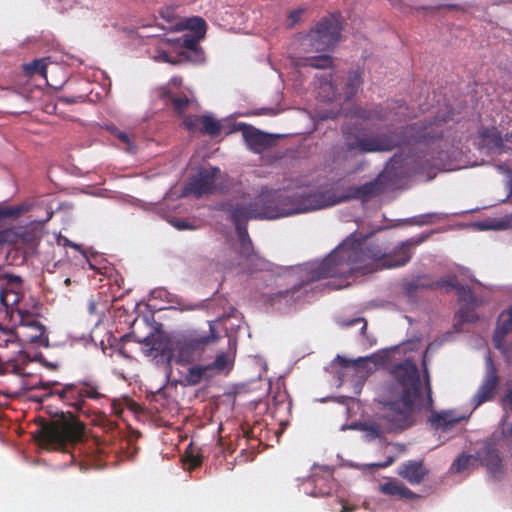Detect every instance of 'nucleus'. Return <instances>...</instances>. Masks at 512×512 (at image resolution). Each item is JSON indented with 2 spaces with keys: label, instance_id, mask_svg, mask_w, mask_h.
I'll use <instances>...</instances> for the list:
<instances>
[{
  "label": "nucleus",
  "instance_id": "obj_1",
  "mask_svg": "<svg viewBox=\"0 0 512 512\" xmlns=\"http://www.w3.org/2000/svg\"><path fill=\"white\" fill-rule=\"evenodd\" d=\"M425 240L424 236L410 238L394 250L391 255L378 244H362L346 240L339 244L328 256L320 261H311L299 267L302 277L299 284L291 289L278 291L266 296V301L274 306L285 303L293 305L301 297L304 286L326 278H347L358 271L372 272L378 267L394 268L407 264L412 258L411 249Z\"/></svg>",
  "mask_w": 512,
  "mask_h": 512
},
{
  "label": "nucleus",
  "instance_id": "obj_2",
  "mask_svg": "<svg viewBox=\"0 0 512 512\" xmlns=\"http://www.w3.org/2000/svg\"><path fill=\"white\" fill-rule=\"evenodd\" d=\"M424 366V386L427 394L424 402L422 383L417 365L410 359L394 365L391 374L396 382L391 390V396L382 401L383 413L380 417L387 432L402 431L414 424V408L433 407L430 376Z\"/></svg>",
  "mask_w": 512,
  "mask_h": 512
},
{
  "label": "nucleus",
  "instance_id": "obj_3",
  "mask_svg": "<svg viewBox=\"0 0 512 512\" xmlns=\"http://www.w3.org/2000/svg\"><path fill=\"white\" fill-rule=\"evenodd\" d=\"M450 119H452V114L449 110L441 115L437 113L432 119L428 120L425 118L420 125L418 122H415L405 127V136H400L396 133H385L375 136H353L344 130L345 140L343 143L332 147L330 160L335 168H344L358 154L391 151L396 147L412 142L428 143L442 136V130H439L438 126Z\"/></svg>",
  "mask_w": 512,
  "mask_h": 512
},
{
  "label": "nucleus",
  "instance_id": "obj_4",
  "mask_svg": "<svg viewBox=\"0 0 512 512\" xmlns=\"http://www.w3.org/2000/svg\"><path fill=\"white\" fill-rule=\"evenodd\" d=\"M336 203L328 192L316 191L312 193L289 192L287 190H273L263 187L260 193L244 206L236 204L229 209L230 214H241L250 219H277L294 214L305 213L332 206Z\"/></svg>",
  "mask_w": 512,
  "mask_h": 512
},
{
  "label": "nucleus",
  "instance_id": "obj_5",
  "mask_svg": "<svg viewBox=\"0 0 512 512\" xmlns=\"http://www.w3.org/2000/svg\"><path fill=\"white\" fill-rule=\"evenodd\" d=\"M41 388L51 389L45 396L57 397L64 405L72 408L75 412H82L85 408L86 399L100 400L105 398L101 392V386L96 380L85 379L73 383L60 385L58 382H41Z\"/></svg>",
  "mask_w": 512,
  "mask_h": 512
},
{
  "label": "nucleus",
  "instance_id": "obj_6",
  "mask_svg": "<svg viewBox=\"0 0 512 512\" xmlns=\"http://www.w3.org/2000/svg\"><path fill=\"white\" fill-rule=\"evenodd\" d=\"M83 425L70 413H61L56 419L45 423L38 434V442L53 450H65L68 445L81 441Z\"/></svg>",
  "mask_w": 512,
  "mask_h": 512
},
{
  "label": "nucleus",
  "instance_id": "obj_7",
  "mask_svg": "<svg viewBox=\"0 0 512 512\" xmlns=\"http://www.w3.org/2000/svg\"><path fill=\"white\" fill-rule=\"evenodd\" d=\"M342 22L339 14L322 18L304 37L302 46L306 51L322 52L333 48L340 41Z\"/></svg>",
  "mask_w": 512,
  "mask_h": 512
},
{
  "label": "nucleus",
  "instance_id": "obj_8",
  "mask_svg": "<svg viewBox=\"0 0 512 512\" xmlns=\"http://www.w3.org/2000/svg\"><path fill=\"white\" fill-rule=\"evenodd\" d=\"M24 297V282L22 277L7 273L0 278V305L5 308L7 315L13 319L17 310L22 309L19 304Z\"/></svg>",
  "mask_w": 512,
  "mask_h": 512
},
{
  "label": "nucleus",
  "instance_id": "obj_9",
  "mask_svg": "<svg viewBox=\"0 0 512 512\" xmlns=\"http://www.w3.org/2000/svg\"><path fill=\"white\" fill-rule=\"evenodd\" d=\"M500 381L498 370L491 356L487 355L485 359V374L483 380L470 401L473 409H477L482 404L490 402L495 398L500 386Z\"/></svg>",
  "mask_w": 512,
  "mask_h": 512
},
{
  "label": "nucleus",
  "instance_id": "obj_10",
  "mask_svg": "<svg viewBox=\"0 0 512 512\" xmlns=\"http://www.w3.org/2000/svg\"><path fill=\"white\" fill-rule=\"evenodd\" d=\"M500 381L498 370L491 356L487 355L485 359V374L483 380L470 401L473 409H477L482 404L490 402L495 398L500 386Z\"/></svg>",
  "mask_w": 512,
  "mask_h": 512
},
{
  "label": "nucleus",
  "instance_id": "obj_11",
  "mask_svg": "<svg viewBox=\"0 0 512 512\" xmlns=\"http://www.w3.org/2000/svg\"><path fill=\"white\" fill-rule=\"evenodd\" d=\"M233 360L225 352L217 354L215 360L207 365H194L188 369L186 380L190 385H197L202 380L232 369Z\"/></svg>",
  "mask_w": 512,
  "mask_h": 512
},
{
  "label": "nucleus",
  "instance_id": "obj_12",
  "mask_svg": "<svg viewBox=\"0 0 512 512\" xmlns=\"http://www.w3.org/2000/svg\"><path fill=\"white\" fill-rule=\"evenodd\" d=\"M219 174L220 170L217 167L202 168L189 179L185 191L197 198L210 195L215 190V183Z\"/></svg>",
  "mask_w": 512,
  "mask_h": 512
},
{
  "label": "nucleus",
  "instance_id": "obj_13",
  "mask_svg": "<svg viewBox=\"0 0 512 512\" xmlns=\"http://www.w3.org/2000/svg\"><path fill=\"white\" fill-rule=\"evenodd\" d=\"M203 38H198L197 35L183 34L178 39L180 47L184 50L181 51L177 57L173 58L168 53L164 52L161 54V58L171 64H178L183 60L201 61L203 59V51L199 47V42Z\"/></svg>",
  "mask_w": 512,
  "mask_h": 512
},
{
  "label": "nucleus",
  "instance_id": "obj_14",
  "mask_svg": "<svg viewBox=\"0 0 512 512\" xmlns=\"http://www.w3.org/2000/svg\"><path fill=\"white\" fill-rule=\"evenodd\" d=\"M392 109L396 110L395 115L399 116L398 118H390L388 109L384 108L382 105H375L372 108L356 107L353 111V115L364 121H398L409 116L408 106L403 102H395Z\"/></svg>",
  "mask_w": 512,
  "mask_h": 512
},
{
  "label": "nucleus",
  "instance_id": "obj_15",
  "mask_svg": "<svg viewBox=\"0 0 512 512\" xmlns=\"http://www.w3.org/2000/svg\"><path fill=\"white\" fill-rule=\"evenodd\" d=\"M475 460L484 466L495 480H500L504 474V465L499 451L491 442H486L476 451Z\"/></svg>",
  "mask_w": 512,
  "mask_h": 512
},
{
  "label": "nucleus",
  "instance_id": "obj_16",
  "mask_svg": "<svg viewBox=\"0 0 512 512\" xmlns=\"http://www.w3.org/2000/svg\"><path fill=\"white\" fill-rule=\"evenodd\" d=\"M512 334V307L500 313L493 334L495 348L503 354L512 353V342L506 338Z\"/></svg>",
  "mask_w": 512,
  "mask_h": 512
},
{
  "label": "nucleus",
  "instance_id": "obj_17",
  "mask_svg": "<svg viewBox=\"0 0 512 512\" xmlns=\"http://www.w3.org/2000/svg\"><path fill=\"white\" fill-rule=\"evenodd\" d=\"M53 212H48L47 217L42 221L30 222L25 226H17L18 248H34L42 237V225L48 222Z\"/></svg>",
  "mask_w": 512,
  "mask_h": 512
},
{
  "label": "nucleus",
  "instance_id": "obj_18",
  "mask_svg": "<svg viewBox=\"0 0 512 512\" xmlns=\"http://www.w3.org/2000/svg\"><path fill=\"white\" fill-rule=\"evenodd\" d=\"M243 139L248 148L255 153H261L265 149L271 147L274 139L271 135L264 133L253 126L242 124Z\"/></svg>",
  "mask_w": 512,
  "mask_h": 512
},
{
  "label": "nucleus",
  "instance_id": "obj_19",
  "mask_svg": "<svg viewBox=\"0 0 512 512\" xmlns=\"http://www.w3.org/2000/svg\"><path fill=\"white\" fill-rule=\"evenodd\" d=\"M385 190V185L380 176L372 181L366 182L359 186L349 187L347 190V199H357L367 202L370 199L381 195Z\"/></svg>",
  "mask_w": 512,
  "mask_h": 512
},
{
  "label": "nucleus",
  "instance_id": "obj_20",
  "mask_svg": "<svg viewBox=\"0 0 512 512\" xmlns=\"http://www.w3.org/2000/svg\"><path fill=\"white\" fill-rule=\"evenodd\" d=\"M30 361L29 355L22 350H18L13 357L0 354V375H25V368Z\"/></svg>",
  "mask_w": 512,
  "mask_h": 512
},
{
  "label": "nucleus",
  "instance_id": "obj_21",
  "mask_svg": "<svg viewBox=\"0 0 512 512\" xmlns=\"http://www.w3.org/2000/svg\"><path fill=\"white\" fill-rule=\"evenodd\" d=\"M16 317L18 318L21 326L32 330V333L28 335L29 341L42 343L44 340L48 339L45 335V326L37 319V317H35V315L25 309H18Z\"/></svg>",
  "mask_w": 512,
  "mask_h": 512
},
{
  "label": "nucleus",
  "instance_id": "obj_22",
  "mask_svg": "<svg viewBox=\"0 0 512 512\" xmlns=\"http://www.w3.org/2000/svg\"><path fill=\"white\" fill-rule=\"evenodd\" d=\"M423 461L408 460L401 464L398 475L412 485L420 484L428 474Z\"/></svg>",
  "mask_w": 512,
  "mask_h": 512
},
{
  "label": "nucleus",
  "instance_id": "obj_23",
  "mask_svg": "<svg viewBox=\"0 0 512 512\" xmlns=\"http://www.w3.org/2000/svg\"><path fill=\"white\" fill-rule=\"evenodd\" d=\"M231 220L235 225V230L240 241V254L246 258H250L254 251L252 241L247 231L246 218L241 214H230Z\"/></svg>",
  "mask_w": 512,
  "mask_h": 512
},
{
  "label": "nucleus",
  "instance_id": "obj_24",
  "mask_svg": "<svg viewBox=\"0 0 512 512\" xmlns=\"http://www.w3.org/2000/svg\"><path fill=\"white\" fill-rule=\"evenodd\" d=\"M210 341L209 336L195 337L180 343L179 361L189 363L195 359L203 350V347Z\"/></svg>",
  "mask_w": 512,
  "mask_h": 512
},
{
  "label": "nucleus",
  "instance_id": "obj_25",
  "mask_svg": "<svg viewBox=\"0 0 512 512\" xmlns=\"http://www.w3.org/2000/svg\"><path fill=\"white\" fill-rule=\"evenodd\" d=\"M362 84V73L360 70L349 71L342 87L340 88L341 100L349 101L357 93Z\"/></svg>",
  "mask_w": 512,
  "mask_h": 512
},
{
  "label": "nucleus",
  "instance_id": "obj_26",
  "mask_svg": "<svg viewBox=\"0 0 512 512\" xmlns=\"http://www.w3.org/2000/svg\"><path fill=\"white\" fill-rule=\"evenodd\" d=\"M318 90L319 96L326 101L341 100L340 88L332 80L331 74L320 77Z\"/></svg>",
  "mask_w": 512,
  "mask_h": 512
},
{
  "label": "nucleus",
  "instance_id": "obj_27",
  "mask_svg": "<svg viewBox=\"0 0 512 512\" xmlns=\"http://www.w3.org/2000/svg\"><path fill=\"white\" fill-rule=\"evenodd\" d=\"M380 492L384 495L388 496H397L401 499H414L416 498V494L407 488L402 483H399L396 480H390L382 485L379 488Z\"/></svg>",
  "mask_w": 512,
  "mask_h": 512
},
{
  "label": "nucleus",
  "instance_id": "obj_28",
  "mask_svg": "<svg viewBox=\"0 0 512 512\" xmlns=\"http://www.w3.org/2000/svg\"><path fill=\"white\" fill-rule=\"evenodd\" d=\"M177 27L179 29L188 30V34L197 35L198 38H204L207 25L203 18L194 16L180 21Z\"/></svg>",
  "mask_w": 512,
  "mask_h": 512
},
{
  "label": "nucleus",
  "instance_id": "obj_29",
  "mask_svg": "<svg viewBox=\"0 0 512 512\" xmlns=\"http://www.w3.org/2000/svg\"><path fill=\"white\" fill-rule=\"evenodd\" d=\"M460 420V418H454L450 411H433L429 417V422L435 429H447L458 423Z\"/></svg>",
  "mask_w": 512,
  "mask_h": 512
},
{
  "label": "nucleus",
  "instance_id": "obj_30",
  "mask_svg": "<svg viewBox=\"0 0 512 512\" xmlns=\"http://www.w3.org/2000/svg\"><path fill=\"white\" fill-rule=\"evenodd\" d=\"M332 479L324 477H315L313 479L314 488L311 490L309 495L313 497H328L332 493Z\"/></svg>",
  "mask_w": 512,
  "mask_h": 512
},
{
  "label": "nucleus",
  "instance_id": "obj_31",
  "mask_svg": "<svg viewBox=\"0 0 512 512\" xmlns=\"http://www.w3.org/2000/svg\"><path fill=\"white\" fill-rule=\"evenodd\" d=\"M358 429L364 432L366 441L380 439L384 435L381 425L377 422H362L357 425Z\"/></svg>",
  "mask_w": 512,
  "mask_h": 512
},
{
  "label": "nucleus",
  "instance_id": "obj_32",
  "mask_svg": "<svg viewBox=\"0 0 512 512\" xmlns=\"http://www.w3.org/2000/svg\"><path fill=\"white\" fill-rule=\"evenodd\" d=\"M221 123L210 115H202V126L200 132L210 137H216L221 133Z\"/></svg>",
  "mask_w": 512,
  "mask_h": 512
},
{
  "label": "nucleus",
  "instance_id": "obj_33",
  "mask_svg": "<svg viewBox=\"0 0 512 512\" xmlns=\"http://www.w3.org/2000/svg\"><path fill=\"white\" fill-rule=\"evenodd\" d=\"M482 138L493 147L497 148L500 152H505L504 139L501 133L496 129H484L481 132Z\"/></svg>",
  "mask_w": 512,
  "mask_h": 512
},
{
  "label": "nucleus",
  "instance_id": "obj_34",
  "mask_svg": "<svg viewBox=\"0 0 512 512\" xmlns=\"http://www.w3.org/2000/svg\"><path fill=\"white\" fill-rule=\"evenodd\" d=\"M300 65L316 69H326L332 65V58L329 55L305 57L301 60Z\"/></svg>",
  "mask_w": 512,
  "mask_h": 512
},
{
  "label": "nucleus",
  "instance_id": "obj_35",
  "mask_svg": "<svg viewBox=\"0 0 512 512\" xmlns=\"http://www.w3.org/2000/svg\"><path fill=\"white\" fill-rule=\"evenodd\" d=\"M335 362L338 363L341 367L344 368H352L356 373L362 371L366 368L367 360L364 358H359L357 360H350L343 356L337 355L335 358Z\"/></svg>",
  "mask_w": 512,
  "mask_h": 512
},
{
  "label": "nucleus",
  "instance_id": "obj_36",
  "mask_svg": "<svg viewBox=\"0 0 512 512\" xmlns=\"http://www.w3.org/2000/svg\"><path fill=\"white\" fill-rule=\"evenodd\" d=\"M5 245L18 248L17 227L0 230V247Z\"/></svg>",
  "mask_w": 512,
  "mask_h": 512
},
{
  "label": "nucleus",
  "instance_id": "obj_37",
  "mask_svg": "<svg viewBox=\"0 0 512 512\" xmlns=\"http://www.w3.org/2000/svg\"><path fill=\"white\" fill-rule=\"evenodd\" d=\"M24 71L28 75H40L46 78L47 65L43 59H35L24 65Z\"/></svg>",
  "mask_w": 512,
  "mask_h": 512
},
{
  "label": "nucleus",
  "instance_id": "obj_38",
  "mask_svg": "<svg viewBox=\"0 0 512 512\" xmlns=\"http://www.w3.org/2000/svg\"><path fill=\"white\" fill-rule=\"evenodd\" d=\"M109 130L111 133L117 137L123 144H125V149L129 153H135L136 147L134 145V140L132 136L126 132L120 131L116 127H110Z\"/></svg>",
  "mask_w": 512,
  "mask_h": 512
},
{
  "label": "nucleus",
  "instance_id": "obj_39",
  "mask_svg": "<svg viewBox=\"0 0 512 512\" xmlns=\"http://www.w3.org/2000/svg\"><path fill=\"white\" fill-rule=\"evenodd\" d=\"M170 101L174 111L179 115H183L191 103L185 94L172 95Z\"/></svg>",
  "mask_w": 512,
  "mask_h": 512
},
{
  "label": "nucleus",
  "instance_id": "obj_40",
  "mask_svg": "<svg viewBox=\"0 0 512 512\" xmlns=\"http://www.w3.org/2000/svg\"><path fill=\"white\" fill-rule=\"evenodd\" d=\"M474 462H477V460H475V455L463 454L453 462L452 467L456 472L460 473L472 467Z\"/></svg>",
  "mask_w": 512,
  "mask_h": 512
},
{
  "label": "nucleus",
  "instance_id": "obj_41",
  "mask_svg": "<svg viewBox=\"0 0 512 512\" xmlns=\"http://www.w3.org/2000/svg\"><path fill=\"white\" fill-rule=\"evenodd\" d=\"M459 282L457 281V277L455 275L447 276L441 278L437 281L431 282L432 290L433 289H445V290H455Z\"/></svg>",
  "mask_w": 512,
  "mask_h": 512
},
{
  "label": "nucleus",
  "instance_id": "obj_42",
  "mask_svg": "<svg viewBox=\"0 0 512 512\" xmlns=\"http://www.w3.org/2000/svg\"><path fill=\"white\" fill-rule=\"evenodd\" d=\"M454 291L457 293L459 301L470 304L475 302L474 293L468 285L459 283Z\"/></svg>",
  "mask_w": 512,
  "mask_h": 512
},
{
  "label": "nucleus",
  "instance_id": "obj_43",
  "mask_svg": "<svg viewBox=\"0 0 512 512\" xmlns=\"http://www.w3.org/2000/svg\"><path fill=\"white\" fill-rule=\"evenodd\" d=\"M183 125L188 131L192 133H195L196 131L200 132V127L202 126V116L187 115L183 119Z\"/></svg>",
  "mask_w": 512,
  "mask_h": 512
},
{
  "label": "nucleus",
  "instance_id": "obj_44",
  "mask_svg": "<svg viewBox=\"0 0 512 512\" xmlns=\"http://www.w3.org/2000/svg\"><path fill=\"white\" fill-rule=\"evenodd\" d=\"M439 219V215L437 213H426L419 216H415L410 219V224L417 226L430 225L436 222Z\"/></svg>",
  "mask_w": 512,
  "mask_h": 512
},
{
  "label": "nucleus",
  "instance_id": "obj_45",
  "mask_svg": "<svg viewBox=\"0 0 512 512\" xmlns=\"http://www.w3.org/2000/svg\"><path fill=\"white\" fill-rule=\"evenodd\" d=\"M22 206L0 207V220L5 218H17L23 212Z\"/></svg>",
  "mask_w": 512,
  "mask_h": 512
},
{
  "label": "nucleus",
  "instance_id": "obj_46",
  "mask_svg": "<svg viewBox=\"0 0 512 512\" xmlns=\"http://www.w3.org/2000/svg\"><path fill=\"white\" fill-rule=\"evenodd\" d=\"M419 289H431L432 290L431 282L430 281H425V280H422V279H417V280H414V281L408 283L407 284V288H406L407 293L409 295H413Z\"/></svg>",
  "mask_w": 512,
  "mask_h": 512
},
{
  "label": "nucleus",
  "instance_id": "obj_47",
  "mask_svg": "<svg viewBox=\"0 0 512 512\" xmlns=\"http://www.w3.org/2000/svg\"><path fill=\"white\" fill-rule=\"evenodd\" d=\"M459 318L461 322L473 323L477 320V315L474 309L469 307H461L459 310Z\"/></svg>",
  "mask_w": 512,
  "mask_h": 512
},
{
  "label": "nucleus",
  "instance_id": "obj_48",
  "mask_svg": "<svg viewBox=\"0 0 512 512\" xmlns=\"http://www.w3.org/2000/svg\"><path fill=\"white\" fill-rule=\"evenodd\" d=\"M304 13L305 8H297L295 10H292L288 15V27L292 28L297 23H299Z\"/></svg>",
  "mask_w": 512,
  "mask_h": 512
},
{
  "label": "nucleus",
  "instance_id": "obj_49",
  "mask_svg": "<svg viewBox=\"0 0 512 512\" xmlns=\"http://www.w3.org/2000/svg\"><path fill=\"white\" fill-rule=\"evenodd\" d=\"M187 462L190 463L192 468H196L202 464V457L199 455H188Z\"/></svg>",
  "mask_w": 512,
  "mask_h": 512
},
{
  "label": "nucleus",
  "instance_id": "obj_50",
  "mask_svg": "<svg viewBox=\"0 0 512 512\" xmlns=\"http://www.w3.org/2000/svg\"><path fill=\"white\" fill-rule=\"evenodd\" d=\"M82 99V96H61L59 100L66 104H74L79 102Z\"/></svg>",
  "mask_w": 512,
  "mask_h": 512
},
{
  "label": "nucleus",
  "instance_id": "obj_51",
  "mask_svg": "<svg viewBox=\"0 0 512 512\" xmlns=\"http://www.w3.org/2000/svg\"><path fill=\"white\" fill-rule=\"evenodd\" d=\"M394 461H395L394 457L390 456V457L387 458V460L385 462L373 463V464L370 465V467H373V468H385V467L390 466Z\"/></svg>",
  "mask_w": 512,
  "mask_h": 512
},
{
  "label": "nucleus",
  "instance_id": "obj_52",
  "mask_svg": "<svg viewBox=\"0 0 512 512\" xmlns=\"http://www.w3.org/2000/svg\"><path fill=\"white\" fill-rule=\"evenodd\" d=\"M173 225L178 229V230H185V229H191L192 226L187 222V221H184V220H176Z\"/></svg>",
  "mask_w": 512,
  "mask_h": 512
},
{
  "label": "nucleus",
  "instance_id": "obj_53",
  "mask_svg": "<svg viewBox=\"0 0 512 512\" xmlns=\"http://www.w3.org/2000/svg\"><path fill=\"white\" fill-rule=\"evenodd\" d=\"M504 143H505V152L507 151H512V132L509 133V134H506L505 138H504Z\"/></svg>",
  "mask_w": 512,
  "mask_h": 512
},
{
  "label": "nucleus",
  "instance_id": "obj_54",
  "mask_svg": "<svg viewBox=\"0 0 512 512\" xmlns=\"http://www.w3.org/2000/svg\"><path fill=\"white\" fill-rule=\"evenodd\" d=\"M504 401H505L506 403H508V404L511 406V408H512V389H510V390L506 393V395H505V397H504Z\"/></svg>",
  "mask_w": 512,
  "mask_h": 512
},
{
  "label": "nucleus",
  "instance_id": "obj_55",
  "mask_svg": "<svg viewBox=\"0 0 512 512\" xmlns=\"http://www.w3.org/2000/svg\"><path fill=\"white\" fill-rule=\"evenodd\" d=\"M64 245H65V246H71V247H73V248H75V249H79V248H80V247H79V245H77V244H75V243H72V242H71L70 240H68V239H65V240H64Z\"/></svg>",
  "mask_w": 512,
  "mask_h": 512
},
{
  "label": "nucleus",
  "instance_id": "obj_56",
  "mask_svg": "<svg viewBox=\"0 0 512 512\" xmlns=\"http://www.w3.org/2000/svg\"><path fill=\"white\" fill-rule=\"evenodd\" d=\"M153 350L160 351L162 355H165L166 347H161V345L156 346L153 345Z\"/></svg>",
  "mask_w": 512,
  "mask_h": 512
},
{
  "label": "nucleus",
  "instance_id": "obj_57",
  "mask_svg": "<svg viewBox=\"0 0 512 512\" xmlns=\"http://www.w3.org/2000/svg\"><path fill=\"white\" fill-rule=\"evenodd\" d=\"M446 8L450 9V10H457V9H460V6L457 5V4H449V5H446L445 6Z\"/></svg>",
  "mask_w": 512,
  "mask_h": 512
},
{
  "label": "nucleus",
  "instance_id": "obj_58",
  "mask_svg": "<svg viewBox=\"0 0 512 512\" xmlns=\"http://www.w3.org/2000/svg\"><path fill=\"white\" fill-rule=\"evenodd\" d=\"M8 272H6L4 270V268L2 267V265L0 264V278L3 277L4 275H6Z\"/></svg>",
  "mask_w": 512,
  "mask_h": 512
},
{
  "label": "nucleus",
  "instance_id": "obj_59",
  "mask_svg": "<svg viewBox=\"0 0 512 512\" xmlns=\"http://www.w3.org/2000/svg\"><path fill=\"white\" fill-rule=\"evenodd\" d=\"M353 511V508H349L347 506H343L341 512H351Z\"/></svg>",
  "mask_w": 512,
  "mask_h": 512
},
{
  "label": "nucleus",
  "instance_id": "obj_60",
  "mask_svg": "<svg viewBox=\"0 0 512 512\" xmlns=\"http://www.w3.org/2000/svg\"><path fill=\"white\" fill-rule=\"evenodd\" d=\"M172 81L174 82L175 85H180L181 84V78H173Z\"/></svg>",
  "mask_w": 512,
  "mask_h": 512
},
{
  "label": "nucleus",
  "instance_id": "obj_61",
  "mask_svg": "<svg viewBox=\"0 0 512 512\" xmlns=\"http://www.w3.org/2000/svg\"><path fill=\"white\" fill-rule=\"evenodd\" d=\"M507 434L512 437V424L508 427Z\"/></svg>",
  "mask_w": 512,
  "mask_h": 512
},
{
  "label": "nucleus",
  "instance_id": "obj_62",
  "mask_svg": "<svg viewBox=\"0 0 512 512\" xmlns=\"http://www.w3.org/2000/svg\"><path fill=\"white\" fill-rule=\"evenodd\" d=\"M70 283H71V279H70V278H66V279L64 280V284H65L66 286H69V285H70Z\"/></svg>",
  "mask_w": 512,
  "mask_h": 512
},
{
  "label": "nucleus",
  "instance_id": "obj_63",
  "mask_svg": "<svg viewBox=\"0 0 512 512\" xmlns=\"http://www.w3.org/2000/svg\"><path fill=\"white\" fill-rule=\"evenodd\" d=\"M48 366H49V368H50V369H52V370H54V369H56V368H57V365H56V364H52V363H51V364H49Z\"/></svg>",
  "mask_w": 512,
  "mask_h": 512
},
{
  "label": "nucleus",
  "instance_id": "obj_64",
  "mask_svg": "<svg viewBox=\"0 0 512 512\" xmlns=\"http://www.w3.org/2000/svg\"><path fill=\"white\" fill-rule=\"evenodd\" d=\"M497 167H498L499 170H502V171L505 170V165H503V164H500Z\"/></svg>",
  "mask_w": 512,
  "mask_h": 512
}]
</instances>
